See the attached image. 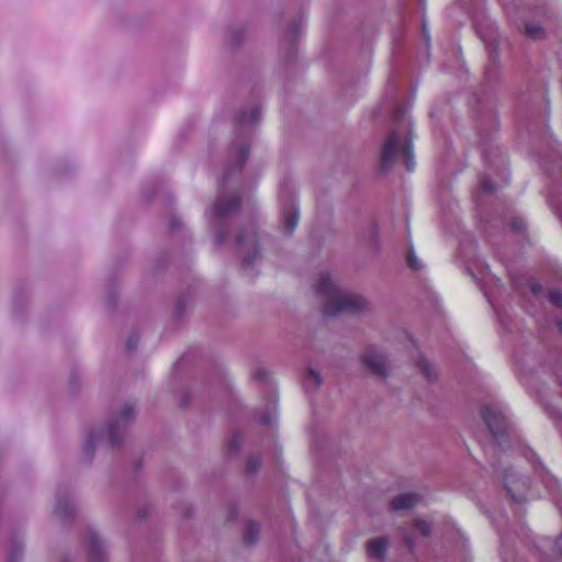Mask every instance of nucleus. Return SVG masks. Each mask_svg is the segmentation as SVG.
<instances>
[{"instance_id": "obj_26", "label": "nucleus", "mask_w": 562, "mask_h": 562, "mask_svg": "<svg viewBox=\"0 0 562 562\" xmlns=\"http://www.w3.org/2000/svg\"><path fill=\"white\" fill-rule=\"evenodd\" d=\"M93 446H94V441L92 438H90L87 442V449L90 451V450H93Z\"/></svg>"}, {"instance_id": "obj_20", "label": "nucleus", "mask_w": 562, "mask_h": 562, "mask_svg": "<svg viewBox=\"0 0 562 562\" xmlns=\"http://www.w3.org/2000/svg\"><path fill=\"white\" fill-rule=\"evenodd\" d=\"M247 156H248V148H245V147L240 148V150L238 153V157H239V161H240V167L246 161Z\"/></svg>"}, {"instance_id": "obj_7", "label": "nucleus", "mask_w": 562, "mask_h": 562, "mask_svg": "<svg viewBox=\"0 0 562 562\" xmlns=\"http://www.w3.org/2000/svg\"><path fill=\"white\" fill-rule=\"evenodd\" d=\"M389 541L386 538H376L368 542V554L371 558L382 559L385 555Z\"/></svg>"}, {"instance_id": "obj_13", "label": "nucleus", "mask_w": 562, "mask_h": 562, "mask_svg": "<svg viewBox=\"0 0 562 562\" xmlns=\"http://www.w3.org/2000/svg\"><path fill=\"white\" fill-rule=\"evenodd\" d=\"M415 528L420 532L422 536H428L431 531V526L425 520H416Z\"/></svg>"}, {"instance_id": "obj_15", "label": "nucleus", "mask_w": 562, "mask_h": 562, "mask_svg": "<svg viewBox=\"0 0 562 562\" xmlns=\"http://www.w3.org/2000/svg\"><path fill=\"white\" fill-rule=\"evenodd\" d=\"M259 117V113L257 111H252L250 115L248 116L246 113H243L239 117V123H255Z\"/></svg>"}, {"instance_id": "obj_21", "label": "nucleus", "mask_w": 562, "mask_h": 562, "mask_svg": "<svg viewBox=\"0 0 562 562\" xmlns=\"http://www.w3.org/2000/svg\"><path fill=\"white\" fill-rule=\"evenodd\" d=\"M274 419V415L269 413L268 415H263L260 417V422L262 424H271Z\"/></svg>"}, {"instance_id": "obj_3", "label": "nucleus", "mask_w": 562, "mask_h": 562, "mask_svg": "<svg viewBox=\"0 0 562 562\" xmlns=\"http://www.w3.org/2000/svg\"><path fill=\"white\" fill-rule=\"evenodd\" d=\"M482 416L494 438L498 439L503 434L507 432L509 422L503 407L486 405L482 409Z\"/></svg>"}, {"instance_id": "obj_25", "label": "nucleus", "mask_w": 562, "mask_h": 562, "mask_svg": "<svg viewBox=\"0 0 562 562\" xmlns=\"http://www.w3.org/2000/svg\"><path fill=\"white\" fill-rule=\"evenodd\" d=\"M243 263H244V266L249 267L254 263V259H251L249 257H245L243 260Z\"/></svg>"}, {"instance_id": "obj_19", "label": "nucleus", "mask_w": 562, "mask_h": 562, "mask_svg": "<svg viewBox=\"0 0 562 562\" xmlns=\"http://www.w3.org/2000/svg\"><path fill=\"white\" fill-rule=\"evenodd\" d=\"M481 188L483 191L488 192V193L494 191V187L488 179H484L481 181Z\"/></svg>"}, {"instance_id": "obj_31", "label": "nucleus", "mask_w": 562, "mask_h": 562, "mask_svg": "<svg viewBox=\"0 0 562 562\" xmlns=\"http://www.w3.org/2000/svg\"><path fill=\"white\" fill-rule=\"evenodd\" d=\"M91 544H92V547H97V542L94 540L92 541Z\"/></svg>"}, {"instance_id": "obj_16", "label": "nucleus", "mask_w": 562, "mask_h": 562, "mask_svg": "<svg viewBox=\"0 0 562 562\" xmlns=\"http://www.w3.org/2000/svg\"><path fill=\"white\" fill-rule=\"evenodd\" d=\"M420 369L428 379H432L435 371L426 360L420 361Z\"/></svg>"}, {"instance_id": "obj_17", "label": "nucleus", "mask_w": 562, "mask_h": 562, "mask_svg": "<svg viewBox=\"0 0 562 562\" xmlns=\"http://www.w3.org/2000/svg\"><path fill=\"white\" fill-rule=\"evenodd\" d=\"M550 301L558 307H562V293L559 291H552L550 293Z\"/></svg>"}, {"instance_id": "obj_30", "label": "nucleus", "mask_w": 562, "mask_h": 562, "mask_svg": "<svg viewBox=\"0 0 562 562\" xmlns=\"http://www.w3.org/2000/svg\"><path fill=\"white\" fill-rule=\"evenodd\" d=\"M133 344H134V342H133L132 338H130V340H128V348H132V347H133Z\"/></svg>"}, {"instance_id": "obj_9", "label": "nucleus", "mask_w": 562, "mask_h": 562, "mask_svg": "<svg viewBox=\"0 0 562 562\" xmlns=\"http://www.w3.org/2000/svg\"><path fill=\"white\" fill-rule=\"evenodd\" d=\"M322 378L318 372L308 370L304 379V385L307 389H316L321 385Z\"/></svg>"}, {"instance_id": "obj_5", "label": "nucleus", "mask_w": 562, "mask_h": 562, "mask_svg": "<svg viewBox=\"0 0 562 562\" xmlns=\"http://www.w3.org/2000/svg\"><path fill=\"white\" fill-rule=\"evenodd\" d=\"M299 223V212L294 204H291L288 207H284L282 211V228L286 234H291Z\"/></svg>"}, {"instance_id": "obj_28", "label": "nucleus", "mask_w": 562, "mask_h": 562, "mask_svg": "<svg viewBox=\"0 0 562 562\" xmlns=\"http://www.w3.org/2000/svg\"><path fill=\"white\" fill-rule=\"evenodd\" d=\"M517 484L521 485L524 490L526 488V482L525 481H517Z\"/></svg>"}, {"instance_id": "obj_2", "label": "nucleus", "mask_w": 562, "mask_h": 562, "mask_svg": "<svg viewBox=\"0 0 562 562\" xmlns=\"http://www.w3.org/2000/svg\"><path fill=\"white\" fill-rule=\"evenodd\" d=\"M412 122L409 119H400L398 126L391 133L382 148V166L390 168L397 161H402L408 171L414 169L412 154Z\"/></svg>"}, {"instance_id": "obj_29", "label": "nucleus", "mask_w": 562, "mask_h": 562, "mask_svg": "<svg viewBox=\"0 0 562 562\" xmlns=\"http://www.w3.org/2000/svg\"><path fill=\"white\" fill-rule=\"evenodd\" d=\"M238 245H243L245 243L244 237L240 236L237 240Z\"/></svg>"}, {"instance_id": "obj_6", "label": "nucleus", "mask_w": 562, "mask_h": 562, "mask_svg": "<svg viewBox=\"0 0 562 562\" xmlns=\"http://www.w3.org/2000/svg\"><path fill=\"white\" fill-rule=\"evenodd\" d=\"M419 502V496L415 493H404L396 496L392 501V508L394 510L408 509L414 507Z\"/></svg>"}, {"instance_id": "obj_27", "label": "nucleus", "mask_w": 562, "mask_h": 562, "mask_svg": "<svg viewBox=\"0 0 562 562\" xmlns=\"http://www.w3.org/2000/svg\"><path fill=\"white\" fill-rule=\"evenodd\" d=\"M229 450H232V451L237 450L236 439H234V440H233V442H232V445H231V447H229Z\"/></svg>"}, {"instance_id": "obj_23", "label": "nucleus", "mask_w": 562, "mask_h": 562, "mask_svg": "<svg viewBox=\"0 0 562 562\" xmlns=\"http://www.w3.org/2000/svg\"><path fill=\"white\" fill-rule=\"evenodd\" d=\"M555 550L562 557V536H560L555 541Z\"/></svg>"}, {"instance_id": "obj_4", "label": "nucleus", "mask_w": 562, "mask_h": 562, "mask_svg": "<svg viewBox=\"0 0 562 562\" xmlns=\"http://www.w3.org/2000/svg\"><path fill=\"white\" fill-rule=\"evenodd\" d=\"M366 366L376 375L385 376L387 374V363L384 357L375 349H369L363 357Z\"/></svg>"}, {"instance_id": "obj_12", "label": "nucleus", "mask_w": 562, "mask_h": 562, "mask_svg": "<svg viewBox=\"0 0 562 562\" xmlns=\"http://www.w3.org/2000/svg\"><path fill=\"white\" fill-rule=\"evenodd\" d=\"M407 265L413 269V270H418L422 268V263L420 261L417 259L415 252H414V249L411 248L409 251H408V255H407Z\"/></svg>"}, {"instance_id": "obj_10", "label": "nucleus", "mask_w": 562, "mask_h": 562, "mask_svg": "<svg viewBox=\"0 0 562 562\" xmlns=\"http://www.w3.org/2000/svg\"><path fill=\"white\" fill-rule=\"evenodd\" d=\"M258 533H259V528H258L257 524L249 522L248 526L246 527V530L244 533L245 542H247L249 544L254 543L258 537Z\"/></svg>"}, {"instance_id": "obj_32", "label": "nucleus", "mask_w": 562, "mask_h": 562, "mask_svg": "<svg viewBox=\"0 0 562 562\" xmlns=\"http://www.w3.org/2000/svg\"><path fill=\"white\" fill-rule=\"evenodd\" d=\"M559 327L562 329V323H559Z\"/></svg>"}, {"instance_id": "obj_14", "label": "nucleus", "mask_w": 562, "mask_h": 562, "mask_svg": "<svg viewBox=\"0 0 562 562\" xmlns=\"http://www.w3.org/2000/svg\"><path fill=\"white\" fill-rule=\"evenodd\" d=\"M526 32L529 36L537 38L542 34V27L535 24H529L526 26Z\"/></svg>"}, {"instance_id": "obj_22", "label": "nucleus", "mask_w": 562, "mask_h": 562, "mask_svg": "<svg viewBox=\"0 0 562 562\" xmlns=\"http://www.w3.org/2000/svg\"><path fill=\"white\" fill-rule=\"evenodd\" d=\"M247 244L254 248V256L256 257L258 255V247H257V240L255 237L247 240Z\"/></svg>"}, {"instance_id": "obj_11", "label": "nucleus", "mask_w": 562, "mask_h": 562, "mask_svg": "<svg viewBox=\"0 0 562 562\" xmlns=\"http://www.w3.org/2000/svg\"><path fill=\"white\" fill-rule=\"evenodd\" d=\"M516 482H512L510 481V477H509V474L506 473L505 477H504V484H505V487L506 490L508 491V493L512 495L513 499L516 501V502H521L522 501V497L517 495L516 492H515V488L514 485Z\"/></svg>"}, {"instance_id": "obj_1", "label": "nucleus", "mask_w": 562, "mask_h": 562, "mask_svg": "<svg viewBox=\"0 0 562 562\" xmlns=\"http://www.w3.org/2000/svg\"><path fill=\"white\" fill-rule=\"evenodd\" d=\"M315 291L324 299V313L328 316L355 313L367 306V302L361 295L340 291L330 277L325 273L319 276Z\"/></svg>"}, {"instance_id": "obj_24", "label": "nucleus", "mask_w": 562, "mask_h": 562, "mask_svg": "<svg viewBox=\"0 0 562 562\" xmlns=\"http://www.w3.org/2000/svg\"><path fill=\"white\" fill-rule=\"evenodd\" d=\"M530 289L533 294H539L541 292V285L536 282L531 283Z\"/></svg>"}, {"instance_id": "obj_18", "label": "nucleus", "mask_w": 562, "mask_h": 562, "mask_svg": "<svg viewBox=\"0 0 562 562\" xmlns=\"http://www.w3.org/2000/svg\"><path fill=\"white\" fill-rule=\"evenodd\" d=\"M260 467V461L258 458H251L248 463H247V471L249 473H252L255 471H257V469H259Z\"/></svg>"}, {"instance_id": "obj_8", "label": "nucleus", "mask_w": 562, "mask_h": 562, "mask_svg": "<svg viewBox=\"0 0 562 562\" xmlns=\"http://www.w3.org/2000/svg\"><path fill=\"white\" fill-rule=\"evenodd\" d=\"M239 207V201L237 199H233L229 203L223 204L222 200L218 199L213 206V212L216 216H223L228 214Z\"/></svg>"}]
</instances>
